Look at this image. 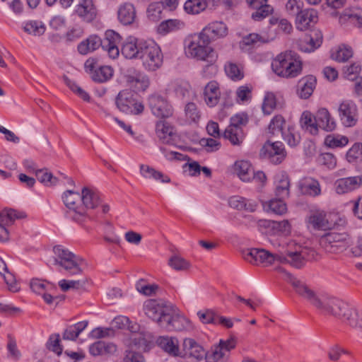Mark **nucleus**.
<instances>
[{
	"instance_id": "nucleus-1",
	"label": "nucleus",
	"mask_w": 362,
	"mask_h": 362,
	"mask_svg": "<svg viewBox=\"0 0 362 362\" xmlns=\"http://www.w3.org/2000/svg\"><path fill=\"white\" fill-rule=\"evenodd\" d=\"M286 280L296 292L323 314L342 320L350 327L362 332V310H358L339 298L317 293L291 274L285 272Z\"/></svg>"
},
{
	"instance_id": "nucleus-2",
	"label": "nucleus",
	"mask_w": 362,
	"mask_h": 362,
	"mask_svg": "<svg viewBox=\"0 0 362 362\" xmlns=\"http://www.w3.org/2000/svg\"><path fill=\"white\" fill-rule=\"evenodd\" d=\"M105 35L103 40L97 35H90L78 45V51L81 54H87L101 47L110 58H117L119 54L118 45L122 40L121 36L113 30L106 31Z\"/></svg>"
},
{
	"instance_id": "nucleus-3",
	"label": "nucleus",
	"mask_w": 362,
	"mask_h": 362,
	"mask_svg": "<svg viewBox=\"0 0 362 362\" xmlns=\"http://www.w3.org/2000/svg\"><path fill=\"white\" fill-rule=\"evenodd\" d=\"M209 40L202 35L195 33L186 38L185 41V52L188 58L206 61L213 53Z\"/></svg>"
},
{
	"instance_id": "nucleus-4",
	"label": "nucleus",
	"mask_w": 362,
	"mask_h": 362,
	"mask_svg": "<svg viewBox=\"0 0 362 362\" xmlns=\"http://www.w3.org/2000/svg\"><path fill=\"white\" fill-rule=\"evenodd\" d=\"M54 257L53 264L62 267L70 274H78L82 272L81 266L83 263V259L79 256L62 245H57L53 247Z\"/></svg>"
},
{
	"instance_id": "nucleus-5",
	"label": "nucleus",
	"mask_w": 362,
	"mask_h": 362,
	"mask_svg": "<svg viewBox=\"0 0 362 362\" xmlns=\"http://www.w3.org/2000/svg\"><path fill=\"white\" fill-rule=\"evenodd\" d=\"M139 59L144 69L148 71H155L163 64V56L160 47L153 41H146L141 48Z\"/></svg>"
},
{
	"instance_id": "nucleus-6",
	"label": "nucleus",
	"mask_w": 362,
	"mask_h": 362,
	"mask_svg": "<svg viewBox=\"0 0 362 362\" xmlns=\"http://www.w3.org/2000/svg\"><path fill=\"white\" fill-rule=\"evenodd\" d=\"M64 204L68 209L66 216L73 221L81 223L89 218L81 206V194L73 190H66L62 195Z\"/></svg>"
},
{
	"instance_id": "nucleus-7",
	"label": "nucleus",
	"mask_w": 362,
	"mask_h": 362,
	"mask_svg": "<svg viewBox=\"0 0 362 362\" xmlns=\"http://www.w3.org/2000/svg\"><path fill=\"white\" fill-rule=\"evenodd\" d=\"M321 247L327 252L338 253L344 251L351 244L348 234L335 232L328 233L320 239Z\"/></svg>"
},
{
	"instance_id": "nucleus-8",
	"label": "nucleus",
	"mask_w": 362,
	"mask_h": 362,
	"mask_svg": "<svg viewBox=\"0 0 362 362\" xmlns=\"http://www.w3.org/2000/svg\"><path fill=\"white\" fill-rule=\"evenodd\" d=\"M172 305L162 300L149 299L144 302L143 310L148 317L155 321L161 327Z\"/></svg>"
},
{
	"instance_id": "nucleus-9",
	"label": "nucleus",
	"mask_w": 362,
	"mask_h": 362,
	"mask_svg": "<svg viewBox=\"0 0 362 362\" xmlns=\"http://www.w3.org/2000/svg\"><path fill=\"white\" fill-rule=\"evenodd\" d=\"M117 109L127 115H139L143 112L144 107L134 97V94L127 90L120 91L115 98Z\"/></svg>"
},
{
	"instance_id": "nucleus-10",
	"label": "nucleus",
	"mask_w": 362,
	"mask_h": 362,
	"mask_svg": "<svg viewBox=\"0 0 362 362\" xmlns=\"http://www.w3.org/2000/svg\"><path fill=\"white\" fill-rule=\"evenodd\" d=\"M243 258L250 264L258 265L264 264L269 265L279 261V255H274L264 249L250 248L241 252Z\"/></svg>"
},
{
	"instance_id": "nucleus-11",
	"label": "nucleus",
	"mask_w": 362,
	"mask_h": 362,
	"mask_svg": "<svg viewBox=\"0 0 362 362\" xmlns=\"http://www.w3.org/2000/svg\"><path fill=\"white\" fill-rule=\"evenodd\" d=\"M163 322L161 328L167 331H183L190 328V322L180 314L177 308L172 305L170 311Z\"/></svg>"
},
{
	"instance_id": "nucleus-12",
	"label": "nucleus",
	"mask_w": 362,
	"mask_h": 362,
	"mask_svg": "<svg viewBox=\"0 0 362 362\" xmlns=\"http://www.w3.org/2000/svg\"><path fill=\"white\" fill-rule=\"evenodd\" d=\"M338 115L341 124L346 127H354L358 122V108L355 103L344 100L339 105Z\"/></svg>"
},
{
	"instance_id": "nucleus-13",
	"label": "nucleus",
	"mask_w": 362,
	"mask_h": 362,
	"mask_svg": "<svg viewBox=\"0 0 362 362\" xmlns=\"http://www.w3.org/2000/svg\"><path fill=\"white\" fill-rule=\"evenodd\" d=\"M123 77L127 86L137 90H145L150 84L148 77L134 67L127 68L123 74Z\"/></svg>"
},
{
	"instance_id": "nucleus-14",
	"label": "nucleus",
	"mask_w": 362,
	"mask_h": 362,
	"mask_svg": "<svg viewBox=\"0 0 362 362\" xmlns=\"http://www.w3.org/2000/svg\"><path fill=\"white\" fill-rule=\"evenodd\" d=\"M235 346V344L233 339L221 340L219 344L212 348L211 351L206 353L204 358L206 362H226L230 351Z\"/></svg>"
},
{
	"instance_id": "nucleus-15",
	"label": "nucleus",
	"mask_w": 362,
	"mask_h": 362,
	"mask_svg": "<svg viewBox=\"0 0 362 362\" xmlns=\"http://www.w3.org/2000/svg\"><path fill=\"white\" fill-rule=\"evenodd\" d=\"M261 153L274 164H279L286 157L284 144L280 141H267L263 146Z\"/></svg>"
},
{
	"instance_id": "nucleus-16",
	"label": "nucleus",
	"mask_w": 362,
	"mask_h": 362,
	"mask_svg": "<svg viewBox=\"0 0 362 362\" xmlns=\"http://www.w3.org/2000/svg\"><path fill=\"white\" fill-rule=\"evenodd\" d=\"M148 105L152 113L160 118H165L173 115V110L167 100L160 95L153 94L148 98Z\"/></svg>"
},
{
	"instance_id": "nucleus-17",
	"label": "nucleus",
	"mask_w": 362,
	"mask_h": 362,
	"mask_svg": "<svg viewBox=\"0 0 362 362\" xmlns=\"http://www.w3.org/2000/svg\"><path fill=\"white\" fill-rule=\"evenodd\" d=\"M74 13L82 21L91 23L96 18L98 10L93 0H78Z\"/></svg>"
},
{
	"instance_id": "nucleus-18",
	"label": "nucleus",
	"mask_w": 362,
	"mask_h": 362,
	"mask_svg": "<svg viewBox=\"0 0 362 362\" xmlns=\"http://www.w3.org/2000/svg\"><path fill=\"white\" fill-rule=\"evenodd\" d=\"M322 39V33L320 30H313L298 42V48L303 52H313L320 47Z\"/></svg>"
},
{
	"instance_id": "nucleus-19",
	"label": "nucleus",
	"mask_w": 362,
	"mask_h": 362,
	"mask_svg": "<svg viewBox=\"0 0 362 362\" xmlns=\"http://www.w3.org/2000/svg\"><path fill=\"white\" fill-rule=\"evenodd\" d=\"M81 206L86 214L88 209H94L101 204L100 195L98 191L91 187H84L81 192Z\"/></svg>"
},
{
	"instance_id": "nucleus-20",
	"label": "nucleus",
	"mask_w": 362,
	"mask_h": 362,
	"mask_svg": "<svg viewBox=\"0 0 362 362\" xmlns=\"http://www.w3.org/2000/svg\"><path fill=\"white\" fill-rule=\"evenodd\" d=\"M201 33L206 40H209V42H211L226 37L228 34V27L222 21H214L204 27Z\"/></svg>"
},
{
	"instance_id": "nucleus-21",
	"label": "nucleus",
	"mask_w": 362,
	"mask_h": 362,
	"mask_svg": "<svg viewBox=\"0 0 362 362\" xmlns=\"http://www.w3.org/2000/svg\"><path fill=\"white\" fill-rule=\"evenodd\" d=\"M362 185V175L338 179L334 182L335 191L343 194L358 189Z\"/></svg>"
},
{
	"instance_id": "nucleus-22",
	"label": "nucleus",
	"mask_w": 362,
	"mask_h": 362,
	"mask_svg": "<svg viewBox=\"0 0 362 362\" xmlns=\"http://www.w3.org/2000/svg\"><path fill=\"white\" fill-rule=\"evenodd\" d=\"M317 13L313 8L303 9L296 17L295 23L296 28L300 30H305L317 22Z\"/></svg>"
},
{
	"instance_id": "nucleus-23",
	"label": "nucleus",
	"mask_w": 362,
	"mask_h": 362,
	"mask_svg": "<svg viewBox=\"0 0 362 362\" xmlns=\"http://www.w3.org/2000/svg\"><path fill=\"white\" fill-rule=\"evenodd\" d=\"M146 41L139 40L134 37H129L122 44L121 52L127 59H139L141 50Z\"/></svg>"
},
{
	"instance_id": "nucleus-24",
	"label": "nucleus",
	"mask_w": 362,
	"mask_h": 362,
	"mask_svg": "<svg viewBox=\"0 0 362 362\" xmlns=\"http://www.w3.org/2000/svg\"><path fill=\"white\" fill-rule=\"evenodd\" d=\"M308 259L307 250L300 251L288 252L286 256L279 255V262L288 263L292 267L300 269L303 267L305 261Z\"/></svg>"
},
{
	"instance_id": "nucleus-25",
	"label": "nucleus",
	"mask_w": 362,
	"mask_h": 362,
	"mask_svg": "<svg viewBox=\"0 0 362 362\" xmlns=\"http://www.w3.org/2000/svg\"><path fill=\"white\" fill-rule=\"evenodd\" d=\"M182 350L185 356L194 358L198 361L204 358L206 351L194 339L186 338L182 343Z\"/></svg>"
},
{
	"instance_id": "nucleus-26",
	"label": "nucleus",
	"mask_w": 362,
	"mask_h": 362,
	"mask_svg": "<svg viewBox=\"0 0 362 362\" xmlns=\"http://www.w3.org/2000/svg\"><path fill=\"white\" fill-rule=\"evenodd\" d=\"M204 100L209 107H215L220 100L221 91L218 84L215 81L209 82L204 87Z\"/></svg>"
},
{
	"instance_id": "nucleus-27",
	"label": "nucleus",
	"mask_w": 362,
	"mask_h": 362,
	"mask_svg": "<svg viewBox=\"0 0 362 362\" xmlns=\"http://www.w3.org/2000/svg\"><path fill=\"white\" fill-rule=\"evenodd\" d=\"M275 195L276 197L286 199L290 194V180L286 173H280L275 175Z\"/></svg>"
},
{
	"instance_id": "nucleus-28",
	"label": "nucleus",
	"mask_w": 362,
	"mask_h": 362,
	"mask_svg": "<svg viewBox=\"0 0 362 362\" xmlns=\"http://www.w3.org/2000/svg\"><path fill=\"white\" fill-rule=\"evenodd\" d=\"M298 188L302 194L317 197L321 193L319 182L312 177H305L298 182Z\"/></svg>"
},
{
	"instance_id": "nucleus-29",
	"label": "nucleus",
	"mask_w": 362,
	"mask_h": 362,
	"mask_svg": "<svg viewBox=\"0 0 362 362\" xmlns=\"http://www.w3.org/2000/svg\"><path fill=\"white\" fill-rule=\"evenodd\" d=\"M316 78L312 75L300 79L297 85V93L300 98L307 99L312 93L316 86Z\"/></svg>"
},
{
	"instance_id": "nucleus-30",
	"label": "nucleus",
	"mask_w": 362,
	"mask_h": 362,
	"mask_svg": "<svg viewBox=\"0 0 362 362\" xmlns=\"http://www.w3.org/2000/svg\"><path fill=\"white\" fill-rule=\"evenodd\" d=\"M158 345L166 353L172 356L180 355L179 341L176 337L162 336L156 341Z\"/></svg>"
},
{
	"instance_id": "nucleus-31",
	"label": "nucleus",
	"mask_w": 362,
	"mask_h": 362,
	"mask_svg": "<svg viewBox=\"0 0 362 362\" xmlns=\"http://www.w3.org/2000/svg\"><path fill=\"white\" fill-rule=\"evenodd\" d=\"M315 116L318 128H321L326 132H332L337 127L336 122L327 109L320 108Z\"/></svg>"
},
{
	"instance_id": "nucleus-32",
	"label": "nucleus",
	"mask_w": 362,
	"mask_h": 362,
	"mask_svg": "<svg viewBox=\"0 0 362 362\" xmlns=\"http://www.w3.org/2000/svg\"><path fill=\"white\" fill-rule=\"evenodd\" d=\"M283 71L281 77L295 78L302 71V62L299 56L294 52H291L290 60Z\"/></svg>"
},
{
	"instance_id": "nucleus-33",
	"label": "nucleus",
	"mask_w": 362,
	"mask_h": 362,
	"mask_svg": "<svg viewBox=\"0 0 362 362\" xmlns=\"http://www.w3.org/2000/svg\"><path fill=\"white\" fill-rule=\"evenodd\" d=\"M156 132L159 139L164 144H171L174 141L175 133L173 127L167 122L160 120L156 123Z\"/></svg>"
},
{
	"instance_id": "nucleus-34",
	"label": "nucleus",
	"mask_w": 362,
	"mask_h": 362,
	"mask_svg": "<svg viewBox=\"0 0 362 362\" xmlns=\"http://www.w3.org/2000/svg\"><path fill=\"white\" fill-rule=\"evenodd\" d=\"M117 18L119 21L124 25L132 24L136 18L134 5L129 3L121 5L117 11Z\"/></svg>"
},
{
	"instance_id": "nucleus-35",
	"label": "nucleus",
	"mask_w": 362,
	"mask_h": 362,
	"mask_svg": "<svg viewBox=\"0 0 362 362\" xmlns=\"http://www.w3.org/2000/svg\"><path fill=\"white\" fill-rule=\"evenodd\" d=\"M308 223L317 230H327L329 228V221L324 211L316 210L313 211L308 217Z\"/></svg>"
},
{
	"instance_id": "nucleus-36",
	"label": "nucleus",
	"mask_w": 362,
	"mask_h": 362,
	"mask_svg": "<svg viewBox=\"0 0 362 362\" xmlns=\"http://www.w3.org/2000/svg\"><path fill=\"white\" fill-rule=\"evenodd\" d=\"M88 322L86 320L78 322L69 325L62 334L64 340L76 341L79 334L87 327Z\"/></svg>"
},
{
	"instance_id": "nucleus-37",
	"label": "nucleus",
	"mask_w": 362,
	"mask_h": 362,
	"mask_svg": "<svg viewBox=\"0 0 362 362\" xmlns=\"http://www.w3.org/2000/svg\"><path fill=\"white\" fill-rule=\"evenodd\" d=\"M235 173L243 182H250L253 175L251 164L246 160L236 161L234 166Z\"/></svg>"
},
{
	"instance_id": "nucleus-38",
	"label": "nucleus",
	"mask_w": 362,
	"mask_h": 362,
	"mask_svg": "<svg viewBox=\"0 0 362 362\" xmlns=\"http://www.w3.org/2000/svg\"><path fill=\"white\" fill-rule=\"evenodd\" d=\"M292 51H287L278 54L272 62V68L273 71L278 76H281L283 71L290 60Z\"/></svg>"
},
{
	"instance_id": "nucleus-39",
	"label": "nucleus",
	"mask_w": 362,
	"mask_h": 362,
	"mask_svg": "<svg viewBox=\"0 0 362 362\" xmlns=\"http://www.w3.org/2000/svg\"><path fill=\"white\" fill-rule=\"evenodd\" d=\"M300 122L302 128L308 131L311 134L315 135L318 133L316 116H313L310 112L304 111L300 117Z\"/></svg>"
},
{
	"instance_id": "nucleus-40",
	"label": "nucleus",
	"mask_w": 362,
	"mask_h": 362,
	"mask_svg": "<svg viewBox=\"0 0 362 362\" xmlns=\"http://www.w3.org/2000/svg\"><path fill=\"white\" fill-rule=\"evenodd\" d=\"M140 173L141 175L146 179L160 180V182L163 183H168L170 181V177L164 175L161 172L156 170L148 165L141 164L140 165Z\"/></svg>"
},
{
	"instance_id": "nucleus-41",
	"label": "nucleus",
	"mask_w": 362,
	"mask_h": 362,
	"mask_svg": "<svg viewBox=\"0 0 362 362\" xmlns=\"http://www.w3.org/2000/svg\"><path fill=\"white\" fill-rule=\"evenodd\" d=\"M150 342V337L144 333L133 334L130 338V349L134 351H146Z\"/></svg>"
},
{
	"instance_id": "nucleus-42",
	"label": "nucleus",
	"mask_w": 362,
	"mask_h": 362,
	"mask_svg": "<svg viewBox=\"0 0 362 362\" xmlns=\"http://www.w3.org/2000/svg\"><path fill=\"white\" fill-rule=\"evenodd\" d=\"M224 139L228 140L233 146H240L245 139L243 129L227 127L223 132Z\"/></svg>"
},
{
	"instance_id": "nucleus-43",
	"label": "nucleus",
	"mask_w": 362,
	"mask_h": 362,
	"mask_svg": "<svg viewBox=\"0 0 362 362\" xmlns=\"http://www.w3.org/2000/svg\"><path fill=\"white\" fill-rule=\"evenodd\" d=\"M208 6L206 0H187L184 4L185 11L192 15L199 14Z\"/></svg>"
},
{
	"instance_id": "nucleus-44",
	"label": "nucleus",
	"mask_w": 362,
	"mask_h": 362,
	"mask_svg": "<svg viewBox=\"0 0 362 362\" xmlns=\"http://www.w3.org/2000/svg\"><path fill=\"white\" fill-rule=\"evenodd\" d=\"M112 75V69L108 66H103L95 69L91 73V78L95 82L104 83L110 80Z\"/></svg>"
},
{
	"instance_id": "nucleus-45",
	"label": "nucleus",
	"mask_w": 362,
	"mask_h": 362,
	"mask_svg": "<svg viewBox=\"0 0 362 362\" xmlns=\"http://www.w3.org/2000/svg\"><path fill=\"white\" fill-rule=\"evenodd\" d=\"M0 221L4 222L8 226L12 224L16 219H20L25 217V214L21 211H17L12 209H6L0 212Z\"/></svg>"
},
{
	"instance_id": "nucleus-46",
	"label": "nucleus",
	"mask_w": 362,
	"mask_h": 362,
	"mask_svg": "<svg viewBox=\"0 0 362 362\" xmlns=\"http://www.w3.org/2000/svg\"><path fill=\"white\" fill-rule=\"evenodd\" d=\"M168 265L176 271H187L191 264L189 262L178 255H173L168 260Z\"/></svg>"
},
{
	"instance_id": "nucleus-47",
	"label": "nucleus",
	"mask_w": 362,
	"mask_h": 362,
	"mask_svg": "<svg viewBox=\"0 0 362 362\" xmlns=\"http://www.w3.org/2000/svg\"><path fill=\"white\" fill-rule=\"evenodd\" d=\"M23 30L28 34L40 36L44 34L45 26L41 21H30L25 23Z\"/></svg>"
},
{
	"instance_id": "nucleus-48",
	"label": "nucleus",
	"mask_w": 362,
	"mask_h": 362,
	"mask_svg": "<svg viewBox=\"0 0 362 362\" xmlns=\"http://www.w3.org/2000/svg\"><path fill=\"white\" fill-rule=\"evenodd\" d=\"M185 23L180 20L168 19L163 21L158 26L160 33L173 32L184 28Z\"/></svg>"
},
{
	"instance_id": "nucleus-49",
	"label": "nucleus",
	"mask_w": 362,
	"mask_h": 362,
	"mask_svg": "<svg viewBox=\"0 0 362 362\" xmlns=\"http://www.w3.org/2000/svg\"><path fill=\"white\" fill-rule=\"evenodd\" d=\"M164 8L163 4L154 2L148 5L146 13L148 18L153 22L162 18V11Z\"/></svg>"
},
{
	"instance_id": "nucleus-50",
	"label": "nucleus",
	"mask_w": 362,
	"mask_h": 362,
	"mask_svg": "<svg viewBox=\"0 0 362 362\" xmlns=\"http://www.w3.org/2000/svg\"><path fill=\"white\" fill-rule=\"evenodd\" d=\"M225 71L233 81H240L244 77L243 68L233 62H228L225 65Z\"/></svg>"
},
{
	"instance_id": "nucleus-51",
	"label": "nucleus",
	"mask_w": 362,
	"mask_h": 362,
	"mask_svg": "<svg viewBox=\"0 0 362 362\" xmlns=\"http://www.w3.org/2000/svg\"><path fill=\"white\" fill-rule=\"evenodd\" d=\"M352 56V49L344 45L339 46L336 52L332 54V58L339 62H345Z\"/></svg>"
},
{
	"instance_id": "nucleus-52",
	"label": "nucleus",
	"mask_w": 362,
	"mask_h": 362,
	"mask_svg": "<svg viewBox=\"0 0 362 362\" xmlns=\"http://www.w3.org/2000/svg\"><path fill=\"white\" fill-rule=\"evenodd\" d=\"M36 177L41 183L45 186H52L57 184L58 179L48 172L47 169H40L37 170Z\"/></svg>"
},
{
	"instance_id": "nucleus-53",
	"label": "nucleus",
	"mask_w": 362,
	"mask_h": 362,
	"mask_svg": "<svg viewBox=\"0 0 362 362\" xmlns=\"http://www.w3.org/2000/svg\"><path fill=\"white\" fill-rule=\"evenodd\" d=\"M285 120L281 115H276L273 117L269 124V133L272 135H279L284 131L283 126Z\"/></svg>"
},
{
	"instance_id": "nucleus-54",
	"label": "nucleus",
	"mask_w": 362,
	"mask_h": 362,
	"mask_svg": "<svg viewBox=\"0 0 362 362\" xmlns=\"http://www.w3.org/2000/svg\"><path fill=\"white\" fill-rule=\"evenodd\" d=\"M325 143L331 148L343 147L348 144L349 139L345 136L328 135L325 138Z\"/></svg>"
},
{
	"instance_id": "nucleus-55",
	"label": "nucleus",
	"mask_w": 362,
	"mask_h": 362,
	"mask_svg": "<svg viewBox=\"0 0 362 362\" xmlns=\"http://www.w3.org/2000/svg\"><path fill=\"white\" fill-rule=\"evenodd\" d=\"M86 281L84 279L80 280H66L62 279L59 282V286L62 291L64 292L69 289H81L85 286Z\"/></svg>"
},
{
	"instance_id": "nucleus-56",
	"label": "nucleus",
	"mask_w": 362,
	"mask_h": 362,
	"mask_svg": "<svg viewBox=\"0 0 362 362\" xmlns=\"http://www.w3.org/2000/svg\"><path fill=\"white\" fill-rule=\"evenodd\" d=\"M256 11L252 13V18L257 21H260L269 16L273 12V8L270 5L265 3L259 7L253 8Z\"/></svg>"
},
{
	"instance_id": "nucleus-57",
	"label": "nucleus",
	"mask_w": 362,
	"mask_h": 362,
	"mask_svg": "<svg viewBox=\"0 0 362 362\" xmlns=\"http://www.w3.org/2000/svg\"><path fill=\"white\" fill-rule=\"evenodd\" d=\"M346 354H349V351L337 344L332 346L327 351L328 358L334 362L338 361Z\"/></svg>"
},
{
	"instance_id": "nucleus-58",
	"label": "nucleus",
	"mask_w": 362,
	"mask_h": 362,
	"mask_svg": "<svg viewBox=\"0 0 362 362\" xmlns=\"http://www.w3.org/2000/svg\"><path fill=\"white\" fill-rule=\"evenodd\" d=\"M136 288L139 293L145 296H151L156 293L158 289V286L156 284H148L144 279H141L136 283Z\"/></svg>"
},
{
	"instance_id": "nucleus-59",
	"label": "nucleus",
	"mask_w": 362,
	"mask_h": 362,
	"mask_svg": "<svg viewBox=\"0 0 362 362\" xmlns=\"http://www.w3.org/2000/svg\"><path fill=\"white\" fill-rule=\"evenodd\" d=\"M284 140L290 146H296L299 142L300 137L296 134L293 127H288L287 130H284L281 134Z\"/></svg>"
},
{
	"instance_id": "nucleus-60",
	"label": "nucleus",
	"mask_w": 362,
	"mask_h": 362,
	"mask_svg": "<svg viewBox=\"0 0 362 362\" xmlns=\"http://www.w3.org/2000/svg\"><path fill=\"white\" fill-rule=\"evenodd\" d=\"M276 105V97L272 93H267L262 103V111L265 115H270Z\"/></svg>"
},
{
	"instance_id": "nucleus-61",
	"label": "nucleus",
	"mask_w": 362,
	"mask_h": 362,
	"mask_svg": "<svg viewBox=\"0 0 362 362\" xmlns=\"http://www.w3.org/2000/svg\"><path fill=\"white\" fill-rule=\"evenodd\" d=\"M317 162L329 169H333L337 165V158L331 153H322L317 157Z\"/></svg>"
},
{
	"instance_id": "nucleus-62",
	"label": "nucleus",
	"mask_w": 362,
	"mask_h": 362,
	"mask_svg": "<svg viewBox=\"0 0 362 362\" xmlns=\"http://www.w3.org/2000/svg\"><path fill=\"white\" fill-rule=\"evenodd\" d=\"M361 66L358 63H354L344 68L343 74L346 78L350 81L358 80L361 71Z\"/></svg>"
},
{
	"instance_id": "nucleus-63",
	"label": "nucleus",
	"mask_w": 362,
	"mask_h": 362,
	"mask_svg": "<svg viewBox=\"0 0 362 362\" xmlns=\"http://www.w3.org/2000/svg\"><path fill=\"white\" fill-rule=\"evenodd\" d=\"M362 155V144L355 143L347 151L346 158L349 163L356 162Z\"/></svg>"
},
{
	"instance_id": "nucleus-64",
	"label": "nucleus",
	"mask_w": 362,
	"mask_h": 362,
	"mask_svg": "<svg viewBox=\"0 0 362 362\" xmlns=\"http://www.w3.org/2000/svg\"><path fill=\"white\" fill-rule=\"evenodd\" d=\"M345 16H348L349 21L358 28H362V9L354 8L346 11Z\"/></svg>"
}]
</instances>
